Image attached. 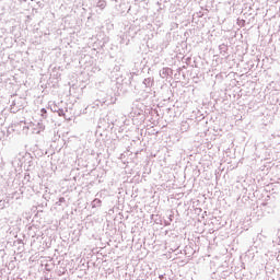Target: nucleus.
Listing matches in <instances>:
<instances>
[{"mask_svg":"<svg viewBox=\"0 0 280 280\" xmlns=\"http://www.w3.org/2000/svg\"><path fill=\"white\" fill-rule=\"evenodd\" d=\"M40 113H42V117H44V119H47V109H45V108H42L40 109Z\"/></svg>","mask_w":280,"mask_h":280,"instance_id":"nucleus-1","label":"nucleus"}]
</instances>
